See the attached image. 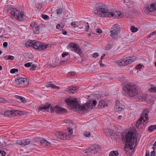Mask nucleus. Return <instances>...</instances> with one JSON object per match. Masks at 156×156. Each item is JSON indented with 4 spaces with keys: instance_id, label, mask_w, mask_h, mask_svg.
Returning <instances> with one entry per match:
<instances>
[{
    "instance_id": "obj_40",
    "label": "nucleus",
    "mask_w": 156,
    "mask_h": 156,
    "mask_svg": "<svg viewBox=\"0 0 156 156\" xmlns=\"http://www.w3.org/2000/svg\"><path fill=\"white\" fill-rule=\"evenodd\" d=\"M6 154L5 151H0V156H4Z\"/></svg>"
},
{
    "instance_id": "obj_12",
    "label": "nucleus",
    "mask_w": 156,
    "mask_h": 156,
    "mask_svg": "<svg viewBox=\"0 0 156 156\" xmlns=\"http://www.w3.org/2000/svg\"><path fill=\"white\" fill-rule=\"evenodd\" d=\"M115 108L117 111H121L125 109V106L120 103L119 100H117L115 102Z\"/></svg>"
},
{
    "instance_id": "obj_48",
    "label": "nucleus",
    "mask_w": 156,
    "mask_h": 156,
    "mask_svg": "<svg viewBox=\"0 0 156 156\" xmlns=\"http://www.w3.org/2000/svg\"><path fill=\"white\" fill-rule=\"evenodd\" d=\"M141 68L142 66L140 64L138 65L136 67V69H137V70L140 69Z\"/></svg>"
},
{
    "instance_id": "obj_31",
    "label": "nucleus",
    "mask_w": 156,
    "mask_h": 156,
    "mask_svg": "<svg viewBox=\"0 0 156 156\" xmlns=\"http://www.w3.org/2000/svg\"><path fill=\"white\" fill-rule=\"evenodd\" d=\"M131 31L133 33L137 31L138 30V29L137 27H135L134 26H131Z\"/></svg>"
},
{
    "instance_id": "obj_29",
    "label": "nucleus",
    "mask_w": 156,
    "mask_h": 156,
    "mask_svg": "<svg viewBox=\"0 0 156 156\" xmlns=\"http://www.w3.org/2000/svg\"><path fill=\"white\" fill-rule=\"evenodd\" d=\"M34 32L35 34H38L39 32L38 26V25H36L33 28Z\"/></svg>"
},
{
    "instance_id": "obj_37",
    "label": "nucleus",
    "mask_w": 156,
    "mask_h": 156,
    "mask_svg": "<svg viewBox=\"0 0 156 156\" xmlns=\"http://www.w3.org/2000/svg\"><path fill=\"white\" fill-rule=\"evenodd\" d=\"M32 64V62H28L24 64V66L26 67H30L31 65Z\"/></svg>"
},
{
    "instance_id": "obj_32",
    "label": "nucleus",
    "mask_w": 156,
    "mask_h": 156,
    "mask_svg": "<svg viewBox=\"0 0 156 156\" xmlns=\"http://www.w3.org/2000/svg\"><path fill=\"white\" fill-rule=\"evenodd\" d=\"M83 135L85 137H89L91 136V134L90 132H85L83 133Z\"/></svg>"
},
{
    "instance_id": "obj_39",
    "label": "nucleus",
    "mask_w": 156,
    "mask_h": 156,
    "mask_svg": "<svg viewBox=\"0 0 156 156\" xmlns=\"http://www.w3.org/2000/svg\"><path fill=\"white\" fill-rule=\"evenodd\" d=\"M142 120H142L140 118V119L137 121V123H136V126H137V125L139 126H140V124H141V123H142Z\"/></svg>"
},
{
    "instance_id": "obj_38",
    "label": "nucleus",
    "mask_w": 156,
    "mask_h": 156,
    "mask_svg": "<svg viewBox=\"0 0 156 156\" xmlns=\"http://www.w3.org/2000/svg\"><path fill=\"white\" fill-rule=\"evenodd\" d=\"M36 67V66L34 64L31 65L30 66V69L32 70H34Z\"/></svg>"
},
{
    "instance_id": "obj_50",
    "label": "nucleus",
    "mask_w": 156,
    "mask_h": 156,
    "mask_svg": "<svg viewBox=\"0 0 156 156\" xmlns=\"http://www.w3.org/2000/svg\"><path fill=\"white\" fill-rule=\"evenodd\" d=\"M99 55L98 53H96L93 54L92 55V56L93 57L96 58Z\"/></svg>"
},
{
    "instance_id": "obj_49",
    "label": "nucleus",
    "mask_w": 156,
    "mask_h": 156,
    "mask_svg": "<svg viewBox=\"0 0 156 156\" xmlns=\"http://www.w3.org/2000/svg\"><path fill=\"white\" fill-rule=\"evenodd\" d=\"M36 7L37 9H41L42 8L41 5L40 4H37L36 5Z\"/></svg>"
},
{
    "instance_id": "obj_60",
    "label": "nucleus",
    "mask_w": 156,
    "mask_h": 156,
    "mask_svg": "<svg viewBox=\"0 0 156 156\" xmlns=\"http://www.w3.org/2000/svg\"><path fill=\"white\" fill-rule=\"evenodd\" d=\"M15 97L16 98H18L20 100V98H21L22 97L21 96L17 95L15 96Z\"/></svg>"
},
{
    "instance_id": "obj_9",
    "label": "nucleus",
    "mask_w": 156,
    "mask_h": 156,
    "mask_svg": "<svg viewBox=\"0 0 156 156\" xmlns=\"http://www.w3.org/2000/svg\"><path fill=\"white\" fill-rule=\"evenodd\" d=\"M135 60V57H129L119 60V64L121 66H125L130 64Z\"/></svg>"
},
{
    "instance_id": "obj_62",
    "label": "nucleus",
    "mask_w": 156,
    "mask_h": 156,
    "mask_svg": "<svg viewBox=\"0 0 156 156\" xmlns=\"http://www.w3.org/2000/svg\"><path fill=\"white\" fill-rule=\"evenodd\" d=\"M105 56V54H103L101 56V60H102V59H103V58Z\"/></svg>"
},
{
    "instance_id": "obj_14",
    "label": "nucleus",
    "mask_w": 156,
    "mask_h": 156,
    "mask_svg": "<svg viewBox=\"0 0 156 156\" xmlns=\"http://www.w3.org/2000/svg\"><path fill=\"white\" fill-rule=\"evenodd\" d=\"M141 119L143 120V125L144 126V125L146 124L148 120V114L144 112L141 115Z\"/></svg>"
},
{
    "instance_id": "obj_47",
    "label": "nucleus",
    "mask_w": 156,
    "mask_h": 156,
    "mask_svg": "<svg viewBox=\"0 0 156 156\" xmlns=\"http://www.w3.org/2000/svg\"><path fill=\"white\" fill-rule=\"evenodd\" d=\"M56 27L57 29L61 30L62 29V27L59 24H58L57 25Z\"/></svg>"
},
{
    "instance_id": "obj_5",
    "label": "nucleus",
    "mask_w": 156,
    "mask_h": 156,
    "mask_svg": "<svg viewBox=\"0 0 156 156\" xmlns=\"http://www.w3.org/2000/svg\"><path fill=\"white\" fill-rule=\"evenodd\" d=\"M25 45L27 48L31 46L34 49H38L39 51H41L46 49L49 45L44 43L30 40L27 42L26 43Z\"/></svg>"
},
{
    "instance_id": "obj_34",
    "label": "nucleus",
    "mask_w": 156,
    "mask_h": 156,
    "mask_svg": "<svg viewBox=\"0 0 156 156\" xmlns=\"http://www.w3.org/2000/svg\"><path fill=\"white\" fill-rule=\"evenodd\" d=\"M18 71V69H12L10 71V72L12 73H14L16 72H17Z\"/></svg>"
},
{
    "instance_id": "obj_51",
    "label": "nucleus",
    "mask_w": 156,
    "mask_h": 156,
    "mask_svg": "<svg viewBox=\"0 0 156 156\" xmlns=\"http://www.w3.org/2000/svg\"><path fill=\"white\" fill-rule=\"evenodd\" d=\"M110 130L108 129H105V132H106L107 134H110V133H111L110 132Z\"/></svg>"
},
{
    "instance_id": "obj_13",
    "label": "nucleus",
    "mask_w": 156,
    "mask_h": 156,
    "mask_svg": "<svg viewBox=\"0 0 156 156\" xmlns=\"http://www.w3.org/2000/svg\"><path fill=\"white\" fill-rule=\"evenodd\" d=\"M122 14L120 12L115 11L113 12H109V17H115L116 18H121Z\"/></svg>"
},
{
    "instance_id": "obj_33",
    "label": "nucleus",
    "mask_w": 156,
    "mask_h": 156,
    "mask_svg": "<svg viewBox=\"0 0 156 156\" xmlns=\"http://www.w3.org/2000/svg\"><path fill=\"white\" fill-rule=\"evenodd\" d=\"M63 9L59 8L57 10V14L58 15H59L61 14L62 12Z\"/></svg>"
},
{
    "instance_id": "obj_26",
    "label": "nucleus",
    "mask_w": 156,
    "mask_h": 156,
    "mask_svg": "<svg viewBox=\"0 0 156 156\" xmlns=\"http://www.w3.org/2000/svg\"><path fill=\"white\" fill-rule=\"evenodd\" d=\"M13 112L12 111H5L4 112V115L5 116L8 117L12 116Z\"/></svg>"
},
{
    "instance_id": "obj_42",
    "label": "nucleus",
    "mask_w": 156,
    "mask_h": 156,
    "mask_svg": "<svg viewBox=\"0 0 156 156\" xmlns=\"http://www.w3.org/2000/svg\"><path fill=\"white\" fill-rule=\"evenodd\" d=\"M0 102L5 103L7 102V101L4 98H0Z\"/></svg>"
},
{
    "instance_id": "obj_27",
    "label": "nucleus",
    "mask_w": 156,
    "mask_h": 156,
    "mask_svg": "<svg viewBox=\"0 0 156 156\" xmlns=\"http://www.w3.org/2000/svg\"><path fill=\"white\" fill-rule=\"evenodd\" d=\"M118 155V152L117 151H112L109 154V156H117Z\"/></svg>"
},
{
    "instance_id": "obj_3",
    "label": "nucleus",
    "mask_w": 156,
    "mask_h": 156,
    "mask_svg": "<svg viewBox=\"0 0 156 156\" xmlns=\"http://www.w3.org/2000/svg\"><path fill=\"white\" fill-rule=\"evenodd\" d=\"M122 90L129 97H137L139 95L137 87L132 84H126L123 87Z\"/></svg>"
},
{
    "instance_id": "obj_21",
    "label": "nucleus",
    "mask_w": 156,
    "mask_h": 156,
    "mask_svg": "<svg viewBox=\"0 0 156 156\" xmlns=\"http://www.w3.org/2000/svg\"><path fill=\"white\" fill-rule=\"evenodd\" d=\"M12 112H13L12 115V116H14L15 115L20 116L22 114V112H20L18 110H13L12 111Z\"/></svg>"
},
{
    "instance_id": "obj_57",
    "label": "nucleus",
    "mask_w": 156,
    "mask_h": 156,
    "mask_svg": "<svg viewBox=\"0 0 156 156\" xmlns=\"http://www.w3.org/2000/svg\"><path fill=\"white\" fill-rule=\"evenodd\" d=\"M52 84L50 83H47L46 85V86L47 87H51V86Z\"/></svg>"
},
{
    "instance_id": "obj_45",
    "label": "nucleus",
    "mask_w": 156,
    "mask_h": 156,
    "mask_svg": "<svg viewBox=\"0 0 156 156\" xmlns=\"http://www.w3.org/2000/svg\"><path fill=\"white\" fill-rule=\"evenodd\" d=\"M85 25L86 26L85 27V28L86 29V30H88L89 28V25H88V23H84Z\"/></svg>"
},
{
    "instance_id": "obj_36",
    "label": "nucleus",
    "mask_w": 156,
    "mask_h": 156,
    "mask_svg": "<svg viewBox=\"0 0 156 156\" xmlns=\"http://www.w3.org/2000/svg\"><path fill=\"white\" fill-rule=\"evenodd\" d=\"M42 18L45 20H48L49 19V16L47 15H45V14H43L42 15Z\"/></svg>"
},
{
    "instance_id": "obj_35",
    "label": "nucleus",
    "mask_w": 156,
    "mask_h": 156,
    "mask_svg": "<svg viewBox=\"0 0 156 156\" xmlns=\"http://www.w3.org/2000/svg\"><path fill=\"white\" fill-rule=\"evenodd\" d=\"M36 25H37L35 22H32L31 23L30 26L32 28H33Z\"/></svg>"
},
{
    "instance_id": "obj_16",
    "label": "nucleus",
    "mask_w": 156,
    "mask_h": 156,
    "mask_svg": "<svg viewBox=\"0 0 156 156\" xmlns=\"http://www.w3.org/2000/svg\"><path fill=\"white\" fill-rule=\"evenodd\" d=\"M30 141V140L29 139H25L23 140H17L16 143L20 145L26 146L29 144Z\"/></svg>"
},
{
    "instance_id": "obj_30",
    "label": "nucleus",
    "mask_w": 156,
    "mask_h": 156,
    "mask_svg": "<svg viewBox=\"0 0 156 156\" xmlns=\"http://www.w3.org/2000/svg\"><path fill=\"white\" fill-rule=\"evenodd\" d=\"M150 92H156V87H154L153 85H151V87L148 89Z\"/></svg>"
},
{
    "instance_id": "obj_63",
    "label": "nucleus",
    "mask_w": 156,
    "mask_h": 156,
    "mask_svg": "<svg viewBox=\"0 0 156 156\" xmlns=\"http://www.w3.org/2000/svg\"><path fill=\"white\" fill-rule=\"evenodd\" d=\"M152 35L151 33L149 34L147 36L148 38H150L151 37Z\"/></svg>"
},
{
    "instance_id": "obj_8",
    "label": "nucleus",
    "mask_w": 156,
    "mask_h": 156,
    "mask_svg": "<svg viewBox=\"0 0 156 156\" xmlns=\"http://www.w3.org/2000/svg\"><path fill=\"white\" fill-rule=\"evenodd\" d=\"M10 13L14 16L15 18L19 20H22L23 19L24 14L20 12L15 8H11L10 9Z\"/></svg>"
},
{
    "instance_id": "obj_54",
    "label": "nucleus",
    "mask_w": 156,
    "mask_h": 156,
    "mask_svg": "<svg viewBox=\"0 0 156 156\" xmlns=\"http://www.w3.org/2000/svg\"><path fill=\"white\" fill-rule=\"evenodd\" d=\"M96 32L99 34H101L102 33V30L100 29H98L96 30Z\"/></svg>"
},
{
    "instance_id": "obj_28",
    "label": "nucleus",
    "mask_w": 156,
    "mask_h": 156,
    "mask_svg": "<svg viewBox=\"0 0 156 156\" xmlns=\"http://www.w3.org/2000/svg\"><path fill=\"white\" fill-rule=\"evenodd\" d=\"M155 129H156V125H155L150 126L148 128V130L150 132L152 131Z\"/></svg>"
},
{
    "instance_id": "obj_22",
    "label": "nucleus",
    "mask_w": 156,
    "mask_h": 156,
    "mask_svg": "<svg viewBox=\"0 0 156 156\" xmlns=\"http://www.w3.org/2000/svg\"><path fill=\"white\" fill-rule=\"evenodd\" d=\"M50 105H47L43 106L40 107L38 108V111H40L41 110H47L49 109Z\"/></svg>"
},
{
    "instance_id": "obj_41",
    "label": "nucleus",
    "mask_w": 156,
    "mask_h": 156,
    "mask_svg": "<svg viewBox=\"0 0 156 156\" xmlns=\"http://www.w3.org/2000/svg\"><path fill=\"white\" fill-rule=\"evenodd\" d=\"M76 74V73L74 72H71L69 73L68 75L69 76H72L75 75Z\"/></svg>"
},
{
    "instance_id": "obj_7",
    "label": "nucleus",
    "mask_w": 156,
    "mask_h": 156,
    "mask_svg": "<svg viewBox=\"0 0 156 156\" xmlns=\"http://www.w3.org/2000/svg\"><path fill=\"white\" fill-rule=\"evenodd\" d=\"M101 150V148L99 145H94L90 146L88 147V148L85 150L84 151L85 153H88L90 154H92L94 152L95 154L99 152Z\"/></svg>"
},
{
    "instance_id": "obj_64",
    "label": "nucleus",
    "mask_w": 156,
    "mask_h": 156,
    "mask_svg": "<svg viewBox=\"0 0 156 156\" xmlns=\"http://www.w3.org/2000/svg\"><path fill=\"white\" fill-rule=\"evenodd\" d=\"M152 35H153L156 34V30L155 31L153 32L152 33Z\"/></svg>"
},
{
    "instance_id": "obj_10",
    "label": "nucleus",
    "mask_w": 156,
    "mask_h": 156,
    "mask_svg": "<svg viewBox=\"0 0 156 156\" xmlns=\"http://www.w3.org/2000/svg\"><path fill=\"white\" fill-rule=\"evenodd\" d=\"M70 47L71 51L76 53L77 54L80 55L82 53V51L78 46L74 43H71L68 46Z\"/></svg>"
},
{
    "instance_id": "obj_56",
    "label": "nucleus",
    "mask_w": 156,
    "mask_h": 156,
    "mask_svg": "<svg viewBox=\"0 0 156 156\" xmlns=\"http://www.w3.org/2000/svg\"><path fill=\"white\" fill-rule=\"evenodd\" d=\"M7 45L8 43L7 42H4V43H3V46L5 47H7Z\"/></svg>"
},
{
    "instance_id": "obj_58",
    "label": "nucleus",
    "mask_w": 156,
    "mask_h": 156,
    "mask_svg": "<svg viewBox=\"0 0 156 156\" xmlns=\"http://www.w3.org/2000/svg\"><path fill=\"white\" fill-rule=\"evenodd\" d=\"M68 55V54L67 53H63V54H62V57L63 58H64L67 55Z\"/></svg>"
},
{
    "instance_id": "obj_4",
    "label": "nucleus",
    "mask_w": 156,
    "mask_h": 156,
    "mask_svg": "<svg viewBox=\"0 0 156 156\" xmlns=\"http://www.w3.org/2000/svg\"><path fill=\"white\" fill-rule=\"evenodd\" d=\"M96 10L94 11V13L100 17H109V12L106 6L101 4L96 5Z\"/></svg>"
},
{
    "instance_id": "obj_15",
    "label": "nucleus",
    "mask_w": 156,
    "mask_h": 156,
    "mask_svg": "<svg viewBox=\"0 0 156 156\" xmlns=\"http://www.w3.org/2000/svg\"><path fill=\"white\" fill-rule=\"evenodd\" d=\"M55 136L58 138L62 140H66L69 139V137L65 136V134L59 132H57L55 133Z\"/></svg>"
},
{
    "instance_id": "obj_53",
    "label": "nucleus",
    "mask_w": 156,
    "mask_h": 156,
    "mask_svg": "<svg viewBox=\"0 0 156 156\" xmlns=\"http://www.w3.org/2000/svg\"><path fill=\"white\" fill-rule=\"evenodd\" d=\"M67 63V62L66 61H62L60 62V64H66Z\"/></svg>"
},
{
    "instance_id": "obj_25",
    "label": "nucleus",
    "mask_w": 156,
    "mask_h": 156,
    "mask_svg": "<svg viewBox=\"0 0 156 156\" xmlns=\"http://www.w3.org/2000/svg\"><path fill=\"white\" fill-rule=\"evenodd\" d=\"M98 106L103 108H105L107 106L105 102L103 100L99 102Z\"/></svg>"
},
{
    "instance_id": "obj_55",
    "label": "nucleus",
    "mask_w": 156,
    "mask_h": 156,
    "mask_svg": "<svg viewBox=\"0 0 156 156\" xmlns=\"http://www.w3.org/2000/svg\"><path fill=\"white\" fill-rule=\"evenodd\" d=\"M99 64L101 67H103L105 66V65L102 63V60H101L99 61Z\"/></svg>"
},
{
    "instance_id": "obj_61",
    "label": "nucleus",
    "mask_w": 156,
    "mask_h": 156,
    "mask_svg": "<svg viewBox=\"0 0 156 156\" xmlns=\"http://www.w3.org/2000/svg\"><path fill=\"white\" fill-rule=\"evenodd\" d=\"M122 117L121 115H119L118 117V119L119 120H121L122 119Z\"/></svg>"
},
{
    "instance_id": "obj_59",
    "label": "nucleus",
    "mask_w": 156,
    "mask_h": 156,
    "mask_svg": "<svg viewBox=\"0 0 156 156\" xmlns=\"http://www.w3.org/2000/svg\"><path fill=\"white\" fill-rule=\"evenodd\" d=\"M155 154V152L154 151H152L151 152V156H154Z\"/></svg>"
},
{
    "instance_id": "obj_18",
    "label": "nucleus",
    "mask_w": 156,
    "mask_h": 156,
    "mask_svg": "<svg viewBox=\"0 0 156 156\" xmlns=\"http://www.w3.org/2000/svg\"><path fill=\"white\" fill-rule=\"evenodd\" d=\"M66 92L69 93L70 94H73L77 92V89L75 87H70L67 89L66 90Z\"/></svg>"
},
{
    "instance_id": "obj_52",
    "label": "nucleus",
    "mask_w": 156,
    "mask_h": 156,
    "mask_svg": "<svg viewBox=\"0 0 156 156\" xmlns=\"http://www.w3.org/2000/svg\"><path fill=\"white\" fill-rule=\"evenodd\" d=\"M14 58V57L13 56L9 55L8 56V59L10 60H13Z\"/></svg>"
},
{
    "instance_id": "obj_44",
    "label": "nucleus",
    "mask_w": 156,
    "mask_h": 156,
    "mask_svg": "<svg viewBox=\"0 0 156 156\" xmlns=\"http://www.w3.org/2000/svg\"><path fill=\"white\" fill-rule=\"evenodd\" d=\"M51 87L53 88H57L58 89H60V87H59L56 86L55 85L52 84Z\"/></svg>"
},
{
    "instance_id": "obj_17",
    "label": "nucleus",
    "mask_w": 156,
    "mask_h": 156,
    "mask_svg": "<svg viewBox=\"0 0 156 156\" xmlns=\"http://www.w3.org/2000/svg\"><path fill=\"white\" fill-rule=\"evenodd\" d=\"M56 113H62L66 111V109L59 106H56L53 109Z\"/></svg>"
},
{
    "instance_id": "obj_24",
    "label": "nucleus",
    "mask_w": 156,
    "mask_h": 156,
    "mask_svg": "<svg viewBox=\"0 0 156 156\" xmlns=\"http://www.w3.org/2000/svg\"><path fill=\"white\" fill-rule=\"evenodd\" d=\"M113 45V42L112 41H110L108 43V46L106 47V49L107 50H110L112 48V46Z\"/></svg>"
},
{
    "instance_id": "obj_2",
    "label": "nucleus",
    "mask_w": 156,
    "mask_h": 156,
    "mask_svg": "<svg viewBox=\"0 0 156 156\" xmlns=\"http://www.w3.org/2000/svg\"><path fill=\"white\" fill-rule=\"evenodd\" d=\"M136 134L134 132L131 131L124 132L122 133V138L123 140L125 142V147L124 148V151L126 152L127 154L130 153V151L133 150V145L134 143L137 141L136 137Z\"/></svg>"
},
{
    "instance_id": "obj_6",
    "label": "nucleus",
    "mask_w": 156,
    "mask_h": 156,
    "mask_svg": "<svg viewBox=\"0 0 156 156\" xmlns=\"http://www.w3.org/2000/svg\"><path fill=\"white\" fill-rule=\"evenodd\" d=\"M121 30V27L119 25L117 24H115L110 29V36L113 38H117L119 36Z\"/></svg>"
},
{
    "instance_id": "obj_46",
    "label": "nucleus",
    "mask_w": 156,
    "mask_h": 156,
    "mask_svg": "<svg viewBox=\"0 0 156 156\" xmlns=\"http://www.w3.org/2000/svg\"><path fill=\"white\" fill-rule=\"evenodd\" d=\"M20 100L23 103H25L26 102L25 99L23 97H22Z\"/></svg>"
},
{
    "instance_id": "obj_43",
    "label": "nucleus",
    "mask_w": 156,
    "mask_h": 156,
    "mask_svg": "<svg viewBox=\"0 0 156 156\" xmlns=\"http://www.w3.org/2000/svg\"><path fill=\"white\" fill-rule=\"evenodd\" d=\"M71 25L72 26H73V27L74 28H76L78 27L77 25L76 26V22H72L71 23Z\"/></svg>"
},
{
    "instance_id": "obj_23",
    "label": "nucleus",
    "mask_w": 156,
    "mask_h": 156,
    "mask_svg": "<svg viewBox=\"0 0 156 156\" xmlns=\"http://www.w3.org/2000/svg\"><path fill=\"white\" fill-rule=\"evenodd\" d=\"M40 143L41 144L46 146H49L51 144L50 142L45 140H41Z\"/></svg>"
},
{
    "instance_id": "obj_19",
    "label": "nucleus",
    "mask_w": 156,
    "mask_h": 156,
    "mask_svg": "<svg viewBox=\"0 0 156 156\" xmlns=\"http://www.w3.org/2000/svg\"><path fill=\"white\" fill-rule=\"evenodd\" d=\"M16 82L17 84L22 85L24 84L25 82H27V79L25 78H20L17 79Z\"/></svg>"
},
{
    "instance_id": "obj_20",
    "label": "nucleus",
    "mask_w": 156,
    "mask_h": 156,
    "mask_svg": "<svg viewBox=\"0 0 156 156\" xmlns=\"http://www.w3.org/2000/svg\"><path fill=\"white\" fill-rule=\"evenodd\" d=\"M68 131V134H65V136H68L69 139L68 140H69L71 138V136L73 133V129L70 128H68L67 129Z\"/></svg>"
},
{
    "instance_id": "obj_11",
    "label": "nucleus",
    "mask_w": 156,
    "mask_h": 156,
    "mask_svg": "<svg viewBox=\"0 0 156 156\" xmlns=\"http://www.w3.org/2000/svg\"><path fill=\"white\" fill-rule=\"evenodd\" d=\"M155 11H156V1L151 4L147 5L145 12H151Z\"/></svg>"
},
{
    "instance_id": "obj_1",
    "label": "nucleus",
    "mask_w": 156,
    "mask_h": 156,
    "mask_svg": "<svg viewBox=\"0 0 156 156\" xmlns=\"http://www.w3.org/2000/svg\"><path fill=\"white\" fill-rule=\"evenodd\" d=\"M66 102L69 105L70 108L72 109L76 108V110H80L81 112H84V113L87 112L91 110L93 106H95L97 104V101L95 100H93L92 103L91 101H89L86 104H83L82 106L80 105L76 99H71L68 98L66 100Z\"/></svg>"
}]
</instances>
